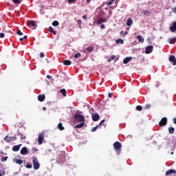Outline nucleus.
Segmentation results:
<instances>
[{"instance_id": "13", "label": "nucleus", "mask_w": 176, "mask_h": 176, "mask_svg": "<svg viewBox=\"0 0 176 176\" xmlns=\"http://www.w3.org/2000/svg\"><path fill=\"white\" fill-rule=\"evenodd\" d=\"M20 146H21V144L16 145L12 147L13 152H18V151H20Z\"/></svg>"}, {"instance_id": "42", "label": "nucleus", "mask_w": 176, "mask_h": 176, "mask_svg": "<svg viewBox=\"0 0 176 176\" xmlns=\"http://www.w3.org/2000/svg\"><path fill=\"white\" fill-rule=\"evenodd\" d=\"M58 23H52L53 27H58Z\"/></svg>"}, {"instance_id": "23", "label": "nucleus", "mask_w": 176, "mask_h": 176, "mask_svg": "<svg viewBox=\"0 0 176 176\" xmlns=\"http://www.w3.org/2000/svg\"><path fill=\"white\" fill-rule=\"evenodd\" d=\"M58 129L60 131H63V130H64V126H63V123L60 122L58 124Z\"/></svg>"}, {"instance_id": "2", "label": "nucleus", "mask_w": 176, "mask_h": 176, "mask_svg": "<svg viewBox=\"0 0 176 176\" xmlns=\"http://www.w3.org/2000/svg\"><path fill=\"white\" fill-rule=\"evenodd\" d=\"M32 164H33V167L34 170H38L39 167H41V164L39 162H38V158L35 156L32 157Z\"/></svg>"}, {"instance_id": "44", "label": "nucleus", "mask_w": 176, "mask_h": 176, "mask_svg": "<svg viewBox=\"0 0 176 176\" xmlns=\"http://www.w3.org/2000/svg\"><path fill=\"white\" fill-rule=\"evenodd\" d=\"M126 23H133V20H131V18H129Z\"/></svg>"}, {"instance_id": "15", "label": "nucleus", "mask_w": 176, "mask_h": 176, "mask_svg": "<svg viewBox=\"0 0 176 176\" xmlns=\"http://www.w3.org/2000/svg\"><path fill=\"white\" fill-rule=\"evenodd\" d=\"M14 163H16V164H23V160L20 159L14 158L13 159Z\"/></svg>"}, {"instance_id": "25", "label": "nucleus", "mask_w": 176, "mask_h": 176, "mask_svg": "<svg viewBox=\"0 0 176 176\" xmlns=\"http://www.w3.org/2000/svg\"><path fill=\"white\" fill-rule=\"evenodd\" d=\"M116 43H118V44H119V45H123L124 41H123V39L119 38V39H117V40L116 41Z\"/></svg>"}, {"instance_id": "3", "label": "nucleus", "mask_w": 176, "mask_h": 176, "mask_svg": "<svg viewBox=\"0 0 176 176\" xmlns=\"http://www.w3.org/2000/svg\"><path fill=\"white\" fill-rule=\"evenodd\" d=\"M113 148L116 152H117V154L119 155V153H120V149L122 148V144L119 142H116L113 144Z\"/></svg>"}, {"instance_id": "52", "label": "nucleus", "mask_w": 176, "mask_h": 176, "mask_svg": "<svg viewBox=\"0 0 176 176\" xmlns=\"http://www.w3.org/2000/svg\"><path fill=\"white\" fill-rule=\"evenodd\" d=\"M172 11L173 12V13H176V8H173Z\"/></svg>"}, {"instance_id": "63", "label": "nucleus", "mask_w": 176, "mask_h": 176, "mask_svg": "<svg viewBox=\"0 0 176 176\" xmlns=\"http://www.w3.org/2000/svg\"><path fill=\"white\" fill-rule=\"evenodd\" d=\"M2 29H3V30H5V25H3Z\"/></svg>"}, {"instance_id": "45", "label": "nucleus", "mask_w": 176, "mask_h": 176, "mask_svg": "<svg viewBox=\"0 0 176 176\" xmlns=\"http://www.w3.org/2000/svg\"><path fill=\"white\" fill-rule=\"evenodd\" d=\"M0 38H5V34L0 33Z\"/></svg>"}, {"instance_id": "24", "label": "nucleus", "mask_w": 176, "mask_h": 176, "mask_svg": "<svg viewBox=\"0 0 176 176\" xmlns=\"http://www.w3.org/2000/svg\"><path fill=\"white\" fill-rule=\"evenodd\" d=\"M168 131L170 134H174V131H175V129H174V127L170 126L168 128Z\"/></svg>"}, {"instance_id": "57", "label": "nucleus", "mask_w": 176, "mask_h": 176, "mask_svg": "<svg viewBox=\"0 0 176 176\" xmlns=\"http://www.w3.org/2000/svg\"><path fill=\"white\" fill-rule=\"evenodd\" d=\"M19 41H20L21 42H23V41H24V38H19Z\"/></svg>"}, {"instance_id": "31", "label": "nucleus", "mask_w": 176, "mask_h": 176, "mask_svg": "<svg viewBox=\"0 0 176 176\" xmlns=\"http://www.w3.org/2000/svg\"><path fill=\"white\" fill-rule=\"evenodd\" d=\"M81 54L80 53H76L75 55H74V58H79V57H80Z\"/></svg>"}, {"instance_id": "7", "label": "nucleus", "mask_w": 176, "mask_h": 176, "mask_svg": "<svg viewBox=\"0 0 176 176\" xmlns=\"http://www.w3.org/2000/svg\"><path fill=\"white\" fill-rule=\"evenodd\" d=\"M43 140H45V135L40 133L38 137V142L39 145H42V144H43Z\"/></svg>"}, {"instance_id": "53", "label": "nucleus", "mask_w": 176, "mask_h": 176, "mask_svg": "<svg viewBox=\"0 0 176 176\" xmlns=\"http://www.w3.org/2000/svg\"><path fill=\"white\" fill-rule=\"evenodd\" d=\"M47 79H52V76L47 75Z\"/></svg>"}, {"instance_id": "8", "label": "nucleus", "mask_w": 176, "mask_h": 176, "mask_svg": "<svg viewBox=\"0 0 176 176\" xmlns=\"http://www.w3.org/2000/svg\"><path fill=\"white\" fill-rule=\"evenodd\" d=\"M169 61L170 63H173V65H176V58L174 55H170L169 56Z\"/></svg>"}, {"instance_id": "9", "label": "nucleus", "mask_w": 176, "mask_h": 176, "mask_svg": "<svg viewBox=\"0 0 176 176\" xmlns=\"http://www.w3.org/2000/svg\"><path fill=\"white\" fill-rule=\"evenodd\" d=\"M21 155H28V148H27V147H23L21 149Z\"/></svg>"}, {"instance_id": "64", "label": "nucleus", "mask_w": 176, "mask_h": 176, "mask_svg": "<svg viewBox=\"0 0 176 176\" xmlns=\"http://www.w3.org/2000/svg\"><path fill=\"white\" fill-rule=\"evenodd\" d=\"M122 34H123V31H121L120 34L122 35Z\"/></svg>"}, {"instance_id": "4", "label": "nucleus", "mask_w": 176, "mask_h": 176, "mask_svg": "<svg viewBox=\"0 0 176 176\" xmlns=\"http://www.w3.org/2000/svg\"><path fill=\"white\" fill-rule=\"evenodd\" d=\"M166 176H176V170L174 169L168 170L166 173Z\"/></svg>"}, {"instance_id": "11", "label": "nucleus", "mask_w": 176, "mask_h": 176, "mask_svg": "<svg viewBox=\"0 0 176 176\" xmlns=\"http://www.w3.org/2000/svg\"><path fill=\"white\" fill-rule=\"evenodd\" d=\"M92 120L94 122H98L100 120V115L95 113L92 116Z\"/></svg>"}, {"instance_id": "21", "label": "nucleus", "mask_w": 176, "mask_h": 176, "mask_svg": "<svg viewBox=\"0 0 176 176\" xmlns=\"http://www.w3.org/2000/svg\"><path fill=\"white\" fill-rule=\"evenodd\" d=\"M137 39H138L139 42H140V43H144V38H142V36L139 35L137 36Z\"/></svg>"}, {"instance_id": "49", "label": "nucleus", "mask_w": 176, "mask_h": 176, "mask_svg": "<svg viewBox=\"0 0 176 176\" xmlns=\"http://www.w3.org/2000/svg\"><path fill=\"white\" fill-rule=\"evenodd\" d=\"M133 25V23H126V25L128 27H130V25Z\"/></svg>"}, {"instance_id": "40", "label": "nucleus", "mask_w": 176, "mask_h": 176, "mask_svg": "<svg viewBox=\"0 0 176 176\" xmlns=\"http://www.w3.org/2000/svg\"><path fill=\"white\" fill-rule=\"evenodd\" d=\"M26 168H32V165L30 164H26Z\"/></svg>"}, {"instance_id": "61", "label": "nucleus", "mask_w": 176, "mask_h": 176, "mask_svg": "<svg viewBox=\"0 0 176 176\" xmlns=\"http://www.w3.org/2000/svg\"><path fill=\"white\" fill-rule=\"evenodd\" d=\"M43 111H46V107H43Z\"/></svg>"}, {"instance_id": "58", "label": "nucleus", "mask_w": 176, "mask_h": 176, "mask_svg": "<svg viewBox=\"0 0 176 176\" xmlns=\"http://www.w3.org/2000/svg\"><path fill=\"white\" fill-rule=\"evenodd\" d=\"M28 23H35V21H29Z\"/></svg>"}, {"instance_id": "33", "label": "nucleus", "mask_w": 176, "mask_h": 176, "mask_svg": "<svg viewBox=\"0 0 176 176\" xmlns=\"http://www.w3.org/2000/svg\"><path fill=\"white\" fill-rule=\"evenodd\" d=\"M17 35H19V36H21L23 35V32H21V30H18L16 32Z\"/></svg>"}, {"instance_id": "32", "label": "nucleus", "mask_w": 176, "mask_h": 176, "mask_svg": "<svg viewBox=\"0 0 176 176\" xmlns=\"http://www.w3.org/2000/svg\"><path fill=\"white\" fill-rule=\"evenodd\" d=\"M113 2H115V0H110L108 3L107 6H111V5H112L113 3Z\"/></svg>"}, {"instance_id": "51", "label": "nucleus", "mask_w": 176, "mask_h": 176, "mask_svg": "<svg viewBox=\"0 0 176 176\" xmlns=\"http://www.w3.org/2000/svg\"><path fill=\"white\" fill-rule=\"evenodd\" d=\"M129 34V32L126 31L124 34H122L123 36H125V35H127Z\"/></svg>"}, {"instance_id": "46", "label": "nucleus", "mask_w": 176, "mask_h": 176, "mask_svg": "<svg viewBox=\"0 0 176 176\" xmlns=\"http://www.w3.org/2000/svg\"><path fill=\"white\" fill-rule=\"evenodd\" d=\"M10 139L12 140V141H16V140H17V138L16 137H12V138H10Z\"/></svg>"}, {"instance_id": "55", "label": "nucleus", "mask_w": 176, "mask_h": 176, "mask_svg": "<svg viewBox=\"0 0 176 176\" xmlns=\"http://www.w3.org/2000/svg\"><path fill=\"white\" fill-rule=\"evenodd\" d=\"M173 123L174 124H176V118H173Z\"/></svg>"}, {"instance_id": "14", "label": "nucleus", "mask_w": 176, "mask_h": 176, "mask_svg": "<svg viewBox=\"0 0 176 176\" xmlns=\"http://www.w3.org/2000/svg\"><path fill=\"white\" fill-rule=\"evenodd\" d=\"M45 96L44 94L39 95L38 96V101H40V102H43V101H45Z\"/></svg>"}, {"instance_id": "34", "label": "nucleus", "mask_w": 176, "mask_h": 176, "mask_svg": "<svg viewBox=\"0 0 176 176\" xmlns=\"http://www.w3.org/2000/svg\"><path fill=\"white\" fill-rule=\"evenodd\" d=\"M137 111H142V107L140 105H138L136 107Z\"/></svg>"}, {"instance_id": "38", "label": "nucleus", "mask_w": 176, "mask_h": 176, "mask_svg": "<svg viewBox=\"0 0 176 176\" xmlns=\"http://www.w3.org/2000/svg\"><path fill=\"white\" fill-rule=\"evenodd\" d=\"M97 129H98V125L95 126V127H94V128H92L91 131L94 132V131H96L97 130Z\"/></svg>"}, {"instance_id": "10", "label": "nucleus", "mask_w": 176, "mask_h": 176, "mask_svg": "<svg viewBox=\"0 0 176 176\" xmlns=\"http://www.w3.org/2000/svg\"><path fill=\"white\" fill-rule=\"evenodd\" d=\"M151 52H153V46L149 45L146 47V54H150Z\"/></svg>"}, {"instance_id": "43", "label": "nucleus", "mask_w": 176, "mask_h": 176, "mask_svg": "<svg viewBox=\"0 0 176 176\" xmlns=\"http://www.w3.org/2000/svg\"><path fill=\"white\" fill-rule=\"evenodd\" d=\"M8 136H6L5 138H4V141H6V142H10V141H9V140H8Z\"/></svg>"}, {"instance_id": "48", "label": "nucleus", "mask_w": 176, "mask_h": 176, "mask_svg": "<svg viewBox=\"0 0 176 176\" xmlns=\"http://www.w3.org/2000/svg\"><path fill=\"white\" fill-rule=\"evenodd\" d=\"M115 58H116V56L112 55L111 57V60H115Z\"/></svg>"}, {"instance_id": "18", "label": "nucleus", "mask_w": 176, "mask_h": 176, "mask_svg": "<svg viewBox=\"0 0 176 176\" xmlns=\"http://www.w3.org/2000/svg\"><path fill=\"white\" fill-rule=\"evenodd\" d=\"M60 93L63 94V97H67V90H65V89H61Z\"/></svg>"}, {"instance_id": "62", "label": "nucleus", "mask_w": 176, "mask_h": 176, "mask_svg": "<svg viewBox=\"0 0 176 176\" xmlns=\"http://www.w3.org/2000/svg\"><path fill=\"white\" fill-rule=\"evenodd\" d=\"M53 23H58L57 21H54Z\"/></svg>"}, {"instance_id": "50", "label": "nucleus", "mask_w": 176, "mask_h": 176, "mask_svg": "<svg viewBox=\"0 0 176 176\" xmlns=\"http://www.w3.org/2000/svg\"><path fill=\"white\" fill-rule=\"evenodd\" d=\"M100 28L102 29V30H104V28H105V25H100Z\"/></svg>"}, {"instance_id": "37", "label": "nucleus", "mask_w": 176, "mask_h": 176, "mask_svg": "<svg viewBox=\"0 0 176 176\" xmlns=\"http://www.w3.org/2000/svg\"><path fill=\"white\" fill-rule=\"evenodd\" d=\"M67 2L68 3H75V2H76V0H68Z\"/></svg>"}, {"instance_id": "35", "label": "nucleus", "mask_w": 176, "mask_h": 176, "mask_svg": "<svg viewBox=\"0 0 176 176\" xmlns=\"http://www.w3.org/2000/svg\"><path fill=\"white\" fill-rule=\"evenodd\" d=\"M32 153H35L36 152H38V149L36 148H32Z\"/></svg>"}, {"instance_id": "1", "label": "nucleus", "mask_w": 176, "mask_h": 176, "mask_svg": "<svg viewBox=\"0 0 176 176\" xmlns=\"http://www.w3.org/2000/svg\"><path fill=\"white\" fill-rule=\"evenodd\" d=\"M74 120H76V122H77V123L85 122V116H83L80 114H76L74 116Z\"/></svg>"}, {"instance_id": "39", "label": "nucleus", "mask_w": 176, "mask_h": 176, "mask_svg": "<svg viewBox=\"0 0 176 176\" xmlns=\"http://www.w3.org/2000/svg\"><path fill=\"white\" fill-rule=\"evenodd\" d=\"M145 109H151V104H146L144 107Z\"/></svg>"}, {"instance_id": "16", "label": "nucleus", "mask_w": 176, "mask_h": 176, "mask_svg": "<svg viewBox=\"0 0 176 176\" xmlns=\"http://www.w3.org/2000/svg\"><path fill=\"white\" fill-rule=\"evenodd\" d=\"M131 60H133V57H126V58L123 60V63H124V64H127L128 63L130 62Z\"/></svg>"}, {"instance_id": "30", "label": "nucleus", "mask_w": 176, "mask_h": 176, "mask_svg": "<svg viewBox=\"0 0 176 176\" xmlns=\"http://www.w3.org/2000/svg\"><path fill=\"white\" fill-rule=\"evenodd\" d=\"M144 14H145L146 16H150V14H151V12L149 10H144Z\"/></svg>"}, {"instance_id": "20", "label": "nucleus", "mask_w": 176, "mask_h": 176, "mask_svg": "<svg viewBox=\"0 0 176 176\" xmlns=\"http://www.w3.org/2000/svg\"><path fill=\"white\" fill-rule=\"evenodd\" d=\"M18 137H21V140H25V138H27V137L23 135V133H21V132H18Z\"/></svg>"}, {"instance_id": "12", "label": "nucleus", "mask_w": 176, "mask_h": 176, "mask_svg": "<svg viewBox=\"0 0 176 176\" xmlns=\"http://www.w3.org/2000/svg\"><path fill=\"white\" fill-rule=\"evenodd\" d=\"M170 31L171 32H176V23H173L172 25L170 26Z\"/></svg>"}, {"instance_id": "36", "label": "nucleus", "mask_w": 176, "mask_h": 176, "mask_svg": "<svg viewBox=\"0 0 176 176\" xmlns=\"http://www.w3.org/2000/svg\"><path fill=\"white\" fill-rule=\"evenodd\" d=\"M8 157H3L1 158V162H6V160H8Z\"/></svg>"}, {"instance_id": "54", "label": "nucleus", "mask_w": 176, "mask_h": 176, "mask_svg": "<svg viewBox=\"0 0 176 176\" xmlns=\"http://www.w3.org/2000/svg\"><path fill=\"white\" fill-rule=\"evenodd\" d=\"M108 97H109V98H112V94L109 93V95H108Z\"/></svg>"}, {"instance_id": "29", "label": "nucleus", "mask_w": 176, "mask_h": 176, "mask_svg": "<svg viewBox=\"0 0 176 176\" xmlns=\"http://www.w3.org/2000/svg\"><path fill=\"white\" fill-rule=\"evenodd\" d=\"M13 1V3H14L15 5H20V3H21V1L20 0H12Z\"/></svg>"}, {"instance_id": "47", "label": "nucleus", "mask_w": 176, "mask_h": 176, "mask_svg": "<svg viewBox=\"0 0 176 176\" xmlns=\"http://www.w3.org/2000/svg\"><path fill=\"white\" fill-rule=\"evenodd\" d=\"M104 122H105V120H102L100 121V122L99 123V126H101L102 124V123H104Z\"/></svg>"}, {"instance_id": "17", "label": "nucleus", "mask_w": 176, "mask_h": 176, "mask_svg": "<svg viewBox=\"0 0 176 176\" xmlns=\"http://www.w3.org/2000/svg\"><path fill=\"white\" fill-rule=\"evenodd\" d=\"M85 126V122H80V124H78L76 125L74 127L75 129H82Z\"/></svg>"}, {"instance_id": "27", "label": "nucleus", "mask_w": 176, "mask_h": 176, "mask_svg": "<svg viewBox=\"0 0 176 176\" xmlns=\"http://www.w3.org/2000/svg\"><path fill=\"white\" fill-rule=\"evenodd\" d=\"M49 31L50 32H52V34H54V35H56L57 34L56 31L53 30V28L52 26L49 28Z\"/></svg>"}, {"instance_id": "60", "label": "nucleus", "mask_w": 176, "mask_h": 176, "mask_svg": "<svg viewBox=\"0 0 176 176\" xmlns=\"http://www.w3.org/2000/svg\"><path fill=\"white\" fill-rule=\"evenodd\" d=\"M89 2H91V0H87V3H89Z\"/></svg>"}, {"instance_id": "5", "label": "nucleus", "mask_w": 176, "mask_h": 176, "mask_svg": "<svg viewBox=\"0 0 176 176\" xmlns=\"http://www.w3.org/2000/svg\"><path fill=\"white\" fill-rule=\"evenodd\" d=\"M167 124V118L164 117L161 119V120L159 122V126L160 127H162L163 126H166Z\"/></svg>"}, {"instance_id": "6", "label": "nucleus", "mask_w": 176, "mask_h": 176, "mask_svg": "<svg viewBox=\"0 0 176 176\" xmlns=\"http://www.w3.org/2000/svg\"><path fill=\"white\" fill-rule=\"evenodd\" d=\"M27 27L32 30H36V27H38V25H36V23H26Z\"/></svg>"}, {"instance_id": "41", "label": "nucleus", "mask_w": 176, "mask_h": 176, "mask_svg": "<svg viewBox=\"0 0 176 176\" xmlns=\"http://www.w3.org/2000/svg\"><path fill=\"white\" fill-rule=\"evenodd\" d=\"M40 57L41 58H43V57H45V54L43 52H41Z\"/></svg>"}, {"instance_id": "56", "label": "nucleus", "mask_w": 176, "mask_h": 176, "mask_svg": "<svg viewBox=\"0 0 176 176\" xmlns=\"http://www.w3.org/2000/svg\"><path fill=\"white\" fill-rule=\"evenodd\" d=\"M82 19H87V16H86V15L82 16Z\"/></svg>"}, {"instance_id": "59", "label": "nucleus", "mask_w": 176, "mask_h": 176, "mask_svg": "<svg viewBox=\"0 0 176 176\" xmlns=\"http://www.w3.org/2000/svg\"><path fill=\"white\" fill-rule=\"evenodd\" d=\"M27 38H28L27 36H24L23 37V39H27Z\"/></svg>"}, {"instance_id": "28", "label": "nucleus", "mask_w": 176, "mask_h": 176, "mask_svg": "<svg viewBox=\"0 0 176 176\" xmlns=\"http://www.w3.org/2000/svg\"><path fill=\"white\" fill-rule=\"evenodd\" d=\"M106 21H107V19L104 18H100L98 20V23H106Z\"/></svg>"}, {"instance_id": "22", "label": "nucleus", "mask_w": 176, "mask_h": 176, "mask_svg": "<svg viewBox=\"0 0 176 176\" xmlns=\"http://www.w3.org/2000/svg\"><path fill=\"white\" fill-rule=\"evenodd\" d=\"M72 63L69 60H63L64 65H71Z\"/></svg>"}, {"instance_id": "26", "label": "nucleus", "mask_w": 176, "mask_h": 176, "mask_svg": "<svg viewBox=\"0 0 176 176\" xmlns=\"http://www.w3.org/2000/svg\"><path fill=\"white\" fill-rule=\"evenodd\" d=\"M87 52H88V53H91V52H93L94 50V47H88L86 49Z\"/></svg>"}, {"instance_id": "19", "label": "nucleus", "mask_w": 176, "mask_h": 176, "mask_svg": "<svg viewBox=\"0 0 176 176\" xmlns=\"http://www.w3.org/2000/svg\"><path fill=\"white\" fill-rule=\"evenodd\" d=\"M176 42V38H168V43H170V45H173Z\"/></svg>"}]
</instances>
